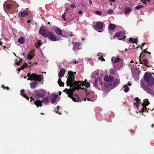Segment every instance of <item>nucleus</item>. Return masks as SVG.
<instances>
[{"mask_svg":"<svg viewBox=\"0 0 154 154\" xmlns=\"http://www.w3.org/2000/svg\"><path fill=\"white\" fill-rule=\"evenodd\" d=\"M69 75L66 81V85L68 86L71 85V87L76 86L79 88V83L81 81H75V78L76 72L69 71L68 72Z\"/></svg>","mask_w":154,"mask_h":154,"instance_id":"nucleus-1","label":"nucleus"},{"mask_svg":"<svg viewBox=\"0 0 154 154\" xmlns=\"http://www.w3.org/2000/svg\"><path fill=\"white\" fill-rule=\"evenodd\" d=\"M40 34L43 36L48 38L50 40L52 41H58L59 39L56 37V35L53 32H49L43 26L40 27L39 31Z\"/></svg>","mask_w":154,"mask_h":154,"instance_id":"nucleus-2","label":"nucleus"},{"mask_svg":"<svg viewBox=\"0 0 154 154\" xmlns=\"http://www.w3.org/2000/svg\"><path fill=\"white\" fill-rule=\"evenodd\" d=\"M27 77H28V80L32 81L34 80L35 81L40 82L43 79V76L41 75H37L36 74L31 73H29L27 75Z\"/></svg>","mask_w":154,"mask_h":154,"instance_id":"nucleus-3","label":"nucleus"},{"mask_svg":"<svg viewBox=\"0 0 154 154\" xmlns=\"http://www.w3.org/2000/svg\"><path fill=\"white\" fill-rule=\"evenodd\" d=\"M144 79L149 86H153L154 85V78L151 75L146 72L144 75Z\"/></svg>","mask_w":154,"mask_h":154,"instance_id":"nucleus-4","label":"nucleus"},{"mask_svg":"<svg viewBox=\"0 0 154 154\" xmlns=\"http://www.w3.org/2000/svg\"><path fill=\"white\" fill-rule=\"evenodd\" d=\"M49 101V98L48 97H46L43 99V102L48 103ZM42 101L38 100L34 102V104L37 107H39V106L41 107L42 106Z\"/></svg>","mask_w":154,"mask_h":154,"instance_id":"nucleus-5","label":"nucleus"},{"mask_svg":"<svg viewBox=\"0 0 154 154\" xmlns=\"http://www.w3.org/2000/svg\"><path fill=\"white\" fill-rule=\"evenodd\" d=\"M69 86H70V89H68L66 88L63 91L64 92L66 93L68 95L69 94H73V92L75 90L78 89L79 88H80L75 86L72 87H71V85H70Z\"/></svg>","mask_w":154,"mask_h":154,"instance_id":"nucleus-6","label":"nucleus"},{"mask_svg":"<svg viewBox=\"0 0 154 154\" xmlns=\"http://www.w3.org/2000/svg\"><path fill=\"white\" fill-rule=\"evenodd\" d=\"M143 101L144 102L142 104L143 107L142 109V110L140 111V112H144L146 111L148 113V110L146 107V106L149 104V102L147 99H145Z\"/></svg>","mask_w":154,"mask_h":154,"instance_id":"nucleus-7","label":"nucleus"},{"mask_svg":"<svg viewBox=\"0 0 154 154\" xmlns=\"http://www.w3.org/2000/svg\"><path fill=\"white\" fill-rule=\"evenodd\" d=\"M140 85L141 87L147 93H149L152 91V89L150 87L151 86L147 85L143 82L141 83Z\"/></svg>","mask_w":154,"mask_h":154,"instance_id":"nucleus-8","label":"nucleus"},{"mask_svg":"<svg viewBox=\"0 0 154 154\" xmlns=\"http://www.w3.org/2000/svg\"><path fill=\"white\" fill-rule=\"evenodd\" d=\"M102 82L100 81V78H97L95 79L94 83V86L95 87L98 88H100V87H102Z\"/></svg>","mask_w":154,"mask_h":154,"instance_id":"nucleus-9","label":"nucleus"},{"mask_svg":"<svg viewBox=\"0 0 154 154\" xmlns=\"http://www.w3.org/2000/svg\"><path fill=\"white\" fill-rule=\"evenodd\" d=\"M68 97L72 99V100L75 102H79V95L77 94H69Z\"/></svg>","mask_w":154,"mask_h":154,"instance_id":"nucleus-10","label":"nucleus"},{"mask_svg":"<svg viewBox=\"0 0 154 154\" xmlns=\"http://www.w3.org/2000/svg\"><path fill=\"white\" fill-rule=\"evenodd\" d=\"M72 44L73 45V49L74 51H75V49L79 50L82 48V47L80 46L81 42H73Z\"/></svg>","mask_w":154,"mask_h":154,"instance_id":"nucleus-11","label":"nucleus"},{"mask_svg":"<svg viewBox=\"0 0 154 154\" xmlns=\"http://www.w3.org/2000/svg\"><path fill=\"white\" fill-rule=\"evenodd\" d=\"M79 88H79L78 89H77V90H79V89H82L83 90H85V88H84L83 87L82 88L81 86H82V87H83L84 86H85L86 88H88L90 86V84L88 82H81L79 83Z\"/></svg>","mask_w":154,"mask_h":154,"instance_id":"nucleus-12","label":"nucleus"},{"mask_svg":"<svg viewBox=\"0 0 154 154\" xmlns=\"http://www.w3.org/2000/svg\"><path fill=\"white\" fill-rule=\"evenodd\" d=\"M45 95V91L41 90L36 94V96L38 98L44 97Z\"/></svg>","mask_w":154,"mask_h":154,"instance_id":"nucleus-13","label":"nucleus"},{"mask_svg":"<svg viewBox=\"0 0 154 154\" xmlns=\"http://www.w3.org/2000/svg\"><path fill=\"white\" fill-rule=\"evenodd\" d=\"M124 33L123 32H120L116 33V35H115V36H116L117 37H118V39L119 40H121L123 39V40L124 41V39L125 38V36H123Z\"/></svg>","mask_w":154,"mask_h":154,"instance_id":"nucleus-14","label":"nucleus"},{"mask_svg":"<svg viewBox=\"0 0 154 154\" xmlns=\"http://www.w3.org/2000/svg\"><path fill=\"white\" fill-rule=\"evenodd\" d=\"M103 27V23L100 22H98L94 26L95 29L99 30L102 29Z\"/></svg>","mask_w":154,"mask_h":154,"instance_id":"nucleus-15","label":"nucleus"},{"mask_svg":"<svg viewBox=\"0 0 154 154\" xmlns=\"http://www.w3.org/2000/svg\"><path fill=\"white\" fill-rule=\"evenodd\" d=\"M54 30L57 34L59 35H61L62 37L64 36L63 35V34L62 30L59 28L56 27L54 28Z\"/></svg>","mask_w":154,"mask_h":154,"instance_id":"nucleus-16","label":"nucleus"},{"mask_svg":"<svg viewBox=\"0 0 154 154\" xmlns=\"http://www.w3.org/2000/svg\"><path fill=\"white\" fill-rule=\"evenodd\" d=\"M115 69H113V68H111L109 70V73L112 75H114L116 72V69H119L120 66H116V65H115L114 66Z\"/></svg>","mask_w":154,"mask_h":154,"instance_id":"nucleus-17","label":"nucleus"},{"mask_svg":"<svg viewBox=\"0 0 154 154\" xmlns=\"http://www.w3.org/2000/svg\"><path fill=\"white\" fill-rule=\"evenodd\" d=\"M28 12L26 11H24L23 12H22V13H19L18 14V16L20 17H25L26 15H28Z\"/></svg>","mask_w":154,"mask_h":154,"instance_id":"nucleus-18","label":"nucleus"},{"mask_svg":"<svg viewBox=\"0 0 154 154\" xmlns=\"http://www.w3.org/2000/svg\"><path fill=\"white\" fill-rule=\"evenodd\" d=\"M112 62L113 63H116L119 62L120 60V58L118 57H112L111 59Z\"/></svg>","mask_w":154,"mask_h":154,"instance_id":"nucleus-19","label":"nucleus"},{"mask_svg":"<svg viewBox=\"0 0 154 154\" xmlns=\"http://www.w3.org/2000/svg\"><path fill=\"white\" fill-rule=\"evenodd\" d=\"M65 69H61L58 73V75L59 76L61 77H62L64 76V75L65 74Z\"/></svg>","mask_w":154,"mask_h":154,"instance_id":"nucleus-20","label":"nucleus"},{"mask_svg":"<svg viewBox=\"0 0 154 154\" xmlns=\"http://www.w3.org/2000/svg\"><path fill=\"white\" fill-rule=\"evenodd\" d=\"M37 83L36 82H31L30 83V85L31 88H36Z\"/></svg>","mask_w":154,"mask_h":154,"instance_id":"nucleus-21","label":"nucleus"},{"mask_svg":"<svg viewBox=\"0 0 154 154\" xmlns=\"http://www.w3.org/2000/svg\"><path fill=\"white\" fill-rule=\"evenodd\" d=\"M109 28L111 30H113L116 28V26L112 23H110L108 26Z\"/></svg>","mask_w":154,"mask_h":154,"instance_id":"nucleus-22","label":"nucleus"},{"mask_svg":"<svg viewBox=\"0 0 154 154\" xmlns=\"http://www.w3.org/2000/svg\"><path fill=\"white\" fill-rule=\"evenodd\" d=\"M24 38L23 37H21L18 39V42L21 44H23L24 42Z\"/></svg>","mask_w":154,"mask_h":154,"instance_id":"nucleus-23","label":"nucleus"},{"mask_svg":"<svg viewBox=\"0 0 154 154\" xmlns=\"http://www.w3.org/2000/svg\"><path fill=\"white\" fill-rule=\"evenodd\" d=\"M63 37H65L66 38H68L70 37H72V32H66L64 35Z\"/></svg>","mask_w":154,"mask_h":154,"instance_id":"nucleus-24","label":"nucleus"},{"mask_svg":"<svg viewBox=\"0 0 154 154\" xmlns=\"http://www.w3.org/2000/svg\"><path fill=\"white\" fill-rule=\"evenodd\" d=\"M57 97V95H55L54 96L53 98H52L51 100V103L52 104H54L55 102L56 99Z\"/></svg>","mask_w":154,"mask_h":154,"instance_id":"nucleus-25","label":"nucleus"},{"mask_svg":"<svg viewBox=\"0 0 154 154\" xmlns=\"http://www.w3.org/2000/svg\"><path fill=\"white\" fill-rule=\"evenodd\" d=\"M58 83L59 85L61 87L63 86L64 85V83L62 82L61 80V79L60 78H59V79L58 81Z\"/></svg>","mask_w":154,"mask_h":154,"instance_id":"nucleus-26","label":"nucleus"},{"mask_svg":"<svg viewBox=\"0 0 154 154\" xmlns=\"http://www.w3.org/2000/svg\"><path fill=\"white\" fill-rule=\"evenodd\" d=\"M143 64H144L146 66L148 67H150V66H148L147 65V64L148 63V61L147 59H144L143 60Z\"/></svg>","mask_w":154,"mask_h":154,"instance_id":"nucleus-27","label":"nucleus"},{"mask_svg":"<svg viewBox=\"0 0 154 154\" xmlns=\"http://www.w3.org/2000/svg\"><path fill=\"white\" fill-rule=\"evenodd\" d=\"M131 9L129 7H127L126 8L125 11V14H128L130 13Z\"/></svg>","mask_w":154,"mask_h":154,"instance_id":"nucleus-28","label":"nucleus"},{"mask_svg":"<svg viewBox=\"0 0 154 154\" xmlns=\"http://www.w3.org/2000/svg\"><path fill=\"white\" fill-rule=\"evenodd\" d=\"M124 91L125 92H127L129 90V88L128 86L127 85H125L124 86Z\"/></svg>","mask_w":154,"mask_h":154,"instance_id":"nucleus-29","label":"nucleus"},{"mask_svg":"<svg viewBox=\"0 0 154 154\" xmlns=\"http://www.w3.org/2000/svg\"><path fill=\"white\" fill-rule=\"evenodd\" d=\"M147 49H148L146 48L145 50H144L143 51H142V54H146V53H148L149 55V56H148V57H150V56L151 54V53L150 52H149L148 51H147Z\"/></svg>","mask_w":154,"mask_h":154,"instance_id":"nucleus-30","label":"nucleus"},{"mask_svg":"<svg viewBox=\"0 0 154 154\" xmlns=\"http://www.w3.org/2000/svg\"><path fill=\"white\" fill-rule=\"evenodd\" d=\"M33 51H31V54H29L28 55V57L30 59H32L34 57V55L33 54Z\"/></svg>","mask_w":154,"mask_h":154,"instance_id":"nucleus-31","label":"nucleus"},{"mask_svg":"<svg viewBox=\"0 0 154 154\" xmlns=\"http://www.w3.org/2000/svg\"><path fill=\"white\" fill-rule=\"evenodd\" d=\"M119 81L118 80H116L113 83V86L114 87H116L119 84Z\"/></svg>","mask_w":154,"mask_h":154,"instance_id":"nucleus-32","label":"nucleus"},{"mask_svg":"<svg viewBox=\"0 0 154 154\" xmlns=\"http://www.w3.org/2000/svg\"><path fill=\"white\" fill-rule=\"evenodd\" d=\"M90 94L88 93H86V95L88 96L87 100L88 101H93V98L90 97V96L91 95Z\"/></svg>","mask_w":154,"mask_h":154,"instance_id":"nucleus-33","label":"nucleus"},{"mask_svg":"<svg viewBox=\"0 0 154 154\" xmlns=\"http://www.w3.org/2000/svg\"><path fill=\"white\" fill-rule=\"evenodd\" d=\"M6 7L8 9H10L12 7V5L11 4H8L6 5Z\"/></svg>","mask_w":154,"mask_h":154,"instance_id":"nucleus-34","label":"nucleus"},{"mask_svg":"<svg viewBox=\"0 0 154 154\" xmlns=\"http://www.w3.org/2000/svg\"><path fill=\"white\" fill-rule=\"evenodd\" d=\"M15 61V63L17 65H20V63L22 61V59H20V60H19V62H18V60H16Z\"/></svg>","mask_w":154,"mask_h":154,"instance_id":"nucleus-35","label":"nucleus"},{"mask_svg":"<svg viewBox=\"0 0 154 154\" xmlns=\"http://www.w3.org/2000/svg\"><path fill=\"white\" fill-rule=\"evenodd\" d=\"M143 6L142 5H139L136 7L135 8L136 10H139L141 8H143Z\"/></svg>","mask_w":154,"mask_h":154,"instance_id":"nucleus-36","label":"nucleus"},{"mask_svg":"<svg viewBox=\"0 0 154 154\" xmlns=\"http://www.w3.org/2000/svg\"><path fill=\"white\" fill-rule=\"evenodd\" d=\"M113 12V10L112 9H109L107 11V14H112Z\"/></svg>","mask_w":154,"mask_h":154,"instance_id":"nucleus-37","label":"nucleus"},{"mask_svg":"<svg viewBox=\"0 0 154 154\" xmlns=\"http://www.w3.org/2000/svg\"><path fill=\"white\" fill-rule=\"evenodd\" d=\"M28 65L26 63H24V64L22 65V69H23L25 67L27 66Z\"/></svg>","mask_w":154,"mask_h":154,"instance_id":"nucleus-38","label":"nucleus"},{"mask_svg":"<svg viewBox=\"0 0 154 154\" xmlns=\"http://www.w3.org/2000/svg\"><path fill=\"white\" fill-rule=\"evenodd\" d=\"M109 81L112 82L113 80V76H112L109 75Z\"/></svg>","mask_w":154,"mask_h":154,"instance_id":"nucleus-39","label":"nucleus"},{"mask_svg":"<svg viewBox=\"0 0 154 154\" xmlns=\"http://www.w3.org/2000/svg\"><path fill=\"white\" fill-rule=\"evenodd\" d=\"M134 105L137 108L139 107V106L140 104L139 102H136L134 103Z\"/></svg>","mask_w":154,"mask_h":154,"instance_id":"nucleus-40","label":"nucleus"},{"mask_svg":"<svg viewBox=\"0 0 154 154\" xmlns=\"http://www.w3.org/2000/svg\"><path fill=\"white\" fill-rule=\"evenodd\" d=\"M100 60H101L102 61H105V59L103 58V56H101L99 58Z\"/></svg>","mask_w":154,"mask_h":154,"instance_id":"nucleus-41","label":"nucleus"},{"mask_svg":"<svg viewBox=\"0 0 154 154\" xmlns=\"http://www.w3.org/2000/svg\"><path fill=\"white\" fill-rule=\"evenodd\" d=\"M104 80L106 82H109V78L108 76H106L104 78Z\"/></svg>","mask_w":154,"mask_h":154,"instance_id":"nucleus-42","label":"nucleus"},{"mask_svg":"<svg viewBox=\"0 0 154 154\" xmlns=\"http://www.w3.org/2000/svg\"><path fill=\"white\" fill-rule=\"evenodd\" d=\"M142 52L141 53V54H140V58L141 57H145V56H146L145 54H142Z\"/></svg>","mask_w":154,"mask_h":154,"instance_id":"nucleus-43","label":"nucleus"},{"mask_svg":"<svg viewBox=\"0 0 154 154\" xmlns=\"http://www.w3.org/2000/svg\"><path fill=\"white\" fill-rule=\"evenodd\" d=\"M42 44V41H38L37 44L38 45V46H40Z\"/></svg>","mask_w":154,"mask_h":154,"instance_id":"nucleus-44","label":"nucleus"},{"mask_svg":"<svg viewBox=\"0 0 154 154\" xmlns=\"http://www.w3.org/2000/svg\"><path fill=\"white\" fill-rule=\"evenodd\" d=\"M140 1L141 2H143V3H144L145 5L146 4V2H147L148 1H149V0H140Z\"/></svg>","mask_w":154,"mask_h":154,"instance_id":"nucleus-45","label":"nucleus"},{"mask_svg":"<svg viewBox=\"0 0 154 154\" xmlns=\"http://www.w3.org/2000/svg\"><path fill=\"white\" fill-rule=\"evenodd\" d=\"M95 13L97 15H100L101 14V12L99 11H96Z\"/></svg>","mask_w":154,"mask_h":154,"instance_id":"nucleus-46","label":"nucleus"},{"mask_svg":"<svg viewBox=\"0 0 154 154\" xmlns=\"http://www.w3.org/2000/svg\"><path fill=\"white\" fill-rule=\"evenodd\" d=\"M2 87H3L4 89L6 88L7 90H8L9 89V88L7 86L6 87H5L4 86V85H2Z\"/></svg>","mask_w":154,"mask_h":154,"instance_id":"nucleus-47","label":"nucleus"},{"mask_svg":"<svg viewBox=\"0 0 154 154\" xmlns=\"http://www.w3.org/2000/svg\"><path fill=\"white\" fill-rule=\"evenodd\" d=\"M137 39H134L133 42H132V43H136L137 44Z\"/></svg>","mask_w":154,"mask_h":154,"instance_id":"nucleus-48","label":"nucleus"},{"mask_svg":"<svg viewBox=\"0 0 154 154\" xmlns=\"http://www.w3.org/2000/svg\"><path fill=\"white\" fill-rule=\"evenodd\" d=\"M66 14V13H65V12L64 13V14H63L62 15V18L64 20H65V21H66V19H65V15H64V14Z\"/></svg>","mask_w":154,"mask_h":154,"instance_id":"nucleus-49","label":"nucleus"},{"mask_svg":"<svg viewBox=\"0 0 154 154\" xmlns=\"http://www.w3.org/2000/svg\"><path fill=\"white\" fill-rule=\"evenodd\" d=\"M135 100L137 102H139V101H140V100L138 97L135 98Z\"/></svg>","mask_w":154,"mask_h":154,"instance_id":"nucleus-50","label":"nucleus"},{"mask_svg":"<svg viewBox=\"0 0 154 154\" xmlns=\"http://www.w3.org/2000/svg\"><path fill=\"white\" fill-rule=\"evenodd\" d=\"M134 41V39L132 38H129V41L131 43H132V42H133Z\"/></svg>","mask_w":154,"mask_h":154,"instance_id":"nucleus-51","label":"nucleus"},{"mask_svg":"<svg viewBox=\"0 0 154 154\" xmlns=\"http://www.w3.org/2000/svg\"><path fill=\"white\" fill-rule=\"evenodd\" d=\"M71 7L72 8H75V5L74 4H71Z\"/></svg>","mask_w":154,"mask_h":154,"instance_id":"nucleus-52","label":"nucleus"},{"mask_svg":"<svg viewBox=\"0 0 154 154\" xmlns=\"http://www.w3.org/2000/svg\"><path fill=\"white\" fill-rule=\"evenodd\" d=\"M25 97V98H26L27 100H29V97H28L26 95H25V97Z\"/></svg>","mask_w":154,"mask_h":154,"instance_id":"nucleus-53","label":"nucleus"},{"mask_svg":"<svg viewBox=\"0 0 154 154\" xmlns=\"http://www.w3.org/2000/svg\"><path fill=\"white\" fill-rule=\"evenodd\" d=\"M146 44V43L145 42H143V43H142V45L140 46V47H143L144 45H145Z\"/></svg>","mask_w":154,"mask_h":154,"instance_id":"nucleus-54","label":"nucleus"},{"mask_svg":"<svg viewBox=\"0 0 154 154\" xmlns=\"http://www.w3.org/2000/svg\"><path fill=\"white\" fill-rule=\"evenodd\" d=\"M21 94L22 96H23L24 97H25V95H26L25 94H24V93H21Z\"/></svg>","mask_w":154,"mask_h":154,"instance_id":"nucleus-55","label":"nucleus"},{"mask_svg":"<svg viewBox=\"0 0 154 154\" xmlns=\"http://www.w3.org/2000/svg\"><path fill=\"white\" fill-rule=\"evenodd\" d=\"M22 69H22V67L21 68H19L18 69V71L20 72V70H21Z\"/></svg>","mask_w":154,"mask_h":154,"instance_id":"nucleus-56","label":"nucleus"},{"mask_svg":"<svg viewBox=\"0 0 154 154\" xmlns=\"http://www.w3.org/2000/svg\"><path fill=\"white\" fill-rule=\"evenodd\" d=\"M139 61H140V64H143V62H142L141 60H140V59H139Z\"/></svg>","mask_w":154,"mask_h":154,"instance_id":"nucleus-57","label":"nucleus"},{"mask_svg":"<svg viewBox=\"0 0 154 154\" xmlns=\"http://www.w3.org/2000/svg\"><path fill=\"white\" fill-rule=\"evenodd\" d=\"M82 12V11H79V12H78V13L79 14H81Z\"/></svg>","mask_w":154,"mask_h":154,"instance_id":"nucleus-58","label":"nucleus"},{"mask_svg":"<svg viewBox=\"0 0 154 154\" xmlns=\"http://www.w3.org/2000/svg\"><path fill=\"white\" fill-rule=\"evenodd\" d=\"M110 2H113L115 1V0H109Z\"/></svg>","mask_w":154,"mask_h":154,"instance_id":"nucleus-59","label":"nucleus"},{"mask_svg":"<svg viewBox=\"0 0 154 154\" xmlns=\"http://www.w3.org/2000/svg\"><path fill=\"white\" fill-rule=\"evenodd\" d=\"M30 99H31V100H30V101H32V100L33 101L34 100V99H33V98L32 97H31Z\"/></svg>","mask_w":154,"mask_h":154,"instance_id":"nucleus-60","label":"nucleus"},{"mask_svg":"<svg viewBox=\"0 0 154 154\" xmlns=\"http://www.w3.org/2000/svg\"><path fill=\"white\" fill-rule=\"evenodd\" d=\"M73 62L74 63H77V62L76 61V60H73Z\"/></svg>","mask_w":154,"mask_h":154,"instance_id":"nucleus-61","label":"nucleus"},{"mask_svg":"<svg viewBox=\"0 0 154 154\" xmlns=\"http://www.w3.org/2000/svg\"><path fill=\"white\" fill-rule=\"evenodd\" d=\"M21 93H23V92H25V90H22L21 91Z\"/></svg>","mask_w":154,"mask_h":154,"instance_id":"nucleus-62","label":"nucleus"},{"mask_svg":"<svg viewBox=\"0 0 154 154\" xmlns=\"http://www.w3.org/2000/svg\"><path fill=\"white\" fill-rule=\"evenodd\" d=\"M89 2L91 4H92V2L91 0H89Z\"/></svg>","mask_w":154,"mask_h":154,"instance_id":"nucleus-63","label":"nucleus"},{"mask_svg":"<svg viewBox=\"0 0 154 154\" xmlns=\"http://www.w3.org/2000/svg\"><path fill=\"white\" fill-rule=\"evenodd\" d=\"M3 44V42L1 41H0V45L2 46Z\"/></svg>","mask_w":154,"mask_h":154,"instance_id":"nucleus-64","label":"nucleus"}]
</instances>
